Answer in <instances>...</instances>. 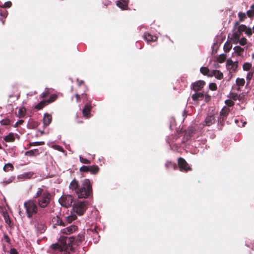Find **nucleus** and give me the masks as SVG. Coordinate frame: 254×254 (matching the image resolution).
Instances as JSON below:
<instances>
[{
    "mask_svg": "<svg viewBox=\"0 0 254 254\" xmlns=\"http://www.w3.org/2000/svg\"><path fill=\"white\" fill-rule=\"evenodd\" d=\"M69 190L75 193L78 198H86L93 195L92 186L88 179H85L79 184L77 180L74 179L69 186Z\"/></svg>",
    "mask_w": 254,
    "mask_h": 254,
    "instance_id": "1",
    "label": "nucleus"
},
{
    "mask_svg": "<svg viewBox=\"0 0 254 254\" xmlns=\"http://www.w3.org/2000/svg\"><path fill=\"white\" fill-rule=\"evenodd\" d=\"M33 198L41 208H45L48 207L52 200V194L47 190H45L42 188H38L35 193Z\"/></svg>",
    "mask_w": 254,
    "mask_h": 254,
    "instance_id": "2",
    "label": "nucleus"
},
{
    "mask_svg": "<svg viewBox=\"0 0 254 254\" xmlns=\"http://www.w3.org/2000/svg\"><path fill=\"white\" fill-rule=\"evenodd\" d=\"M71 241V239L60 238L58 243L52 244L51 248L54 250L59 251L60 254H70V252L74 251L73 247L69 246Z\"/></svg>",
    "mask_w": 254,
    "mask_h": 254,
    "instance_id": "3",
    "label": "nucleus"
},
{
    "mask_svg": "<svg viewBox=\"0 0 254 254\" xmlns=\"http://www.w3.org/2000/svg\"><path fill=\"white\" fill-rule=\"evenodd\" d=\"M24 207L25 209L26 216L28 218H31L38 211L39 206L36 200L33 198L25 201L24 203Z\"/></svg>",
    "mask_w": 254,
    "mask_h": 254,
    "instance_id": "4",
    "label": "nucleus"
},
{
    "mask_svg": "<svg viewBox=\"0 0 254 254\" xmlns=\"http://www.w3.org/2000/svg\"><path fill=\"white\" fill-rule=\"evenodd\" d=\"M88 202L87 201H80L73 204V210L79 215H82L87 208Z\"/></svg>",
    "mask_w": 254,
    "mask_h": 254,
    "instance_id": "5",
    "label": "nucleus"
},
{
    "mask_svg": "<svg viewBox=\"0 0 254 254\" xmlns=\"http://www.w3.org/2000/svg\"><path fill=\"white\" fill-rule=\"evenodd\" d=\"M74 198L71 195H63L59 199V203L65 207H69L72 205Z\"/></svg>",
    "mask_w": 254,
    "mask_h": 254,
    "instance_id": "6",
    "label": "nucleus"
},
{
    "mask_svg": "<svg viewBox=\"0 0 254 254\" xmlns=\"http://www.w3.org/2000/svg\"><path fill=\"white\" fill-rule=\"evenodd\" d=\"M60 238H66L71 239V241L70 244L69 245L70 247H73V246H78L84 240V235L83 234H79L76 237H68L65 236H61Z\"/></svg>",
    "mask_w": 254,
    "mask_h": 254,
    "instance_id": "7",
    "label": "nucleus"
},
{
    "mask_svg": "<svg viewBox=\"0 0 254 254\" xmlns=\"http://www.w3.org/2000/svg\"><path fill=\"white\" fill-rule=\"evenodd\" d=\"M178 167L182 172H187L191 170V168L189 165L188 163L182 157H180L178 160Z\"/></svg>",
    "mask_w": 254,
    "mask_h": 254,
    "instance_id": "8",
    "label": "nucleus"
},
{
    "mask_svg": "<svg viewBox=\"0 0 254 254\" xmlns=\"http://www.w3.org/2000/svg\"><path fill=\"white\" fill-rule=\"evenodd\" d=\"M226 68L229 71V74L230 76L229 78H231L232 76V73L236 71L238 67V62H234L231 59H228L226 62Z\"/></svg>",
    "mask_w": 254,
    "mask_h": 254,
    "instance_id": "9",
    "label": "nucleus"
},
{
    "mask_svg": "<svg viewBox=\"0 0 254 254\" xmlns=\"http://www.w3.org/2000/svg\"><path fill=\"white\" fill-rule=\"evenodd\" d=\"M34 228L37 233L42 234L45 231L46 226L44 222L36 220L34 222Z\"/></svg>",
    "mask_w": 254,
    "mask_h": 254,
    "instance_id": "10",
    "label": "nucleus"
},
{
    "mask_svg": "<svg viewBox=\"0 0 254 254\" xmlns=\"http://www.w3.org/2000/svg\"><path fill=\"white\" fill-rule=\"evenodd\" d=\"M237 31L242 35L243 32L249 37H251L252 35V29L250 27H247L244 24L239 25L237 28Z\"/></svg>",
    "mask_w": 254,
    "mask_h": 254,
    "instance_id": "11",
    "label": "nucleus"
},
{
    "mask_svg": "<svg viewBox=\"0 0 254 254\" xmlns=\"http://www.w3.org/2000/svg\"><path fill=\"white\" fill-rule=\"evenodd\" d=\"M194 130L192 128H189L184 131V137L182 140V143H185L187 141L191 138L193 135Z\"/></svg>",
    "mask_w": 254,
    "mask_h": 254,
    "instance_id": "12",
    "label": "nucleus"
},
{
    "mask_svg": "<svg viewBox=\"0 0 254 254\" xmlns=\"http://www.w3.org/2000/svg\"><path fill=\"white\" fill-rule=\"evenodd\" d=\"M205 82L203 80H198L192 84L191 89L195 92L201 90L205 85Z\"/></svg>",
    "mask_w": 254,
    "mask_h": 254,
    "instance_id": "13",
    "label": "nucleus"
},
{
    "mask_svg": "<svg viewBox=\"0 0 254 254\" xmlns=\"http://www.w3.org/2000/svg\"><path fill=\"white\" fill-rule=\"evenodd\" d=\"M129 0H119L116 1L117 5L123 10L128 9Z\"/></svg>",
    "mask_w": 254,
    "mask_h": 254,
    "instance_id": "14",
    "label": "nucleus"
},
{
    "mask_svg": "<svg viewBox=\"0 0 254 254\" xmlns=\"http://www.w3.org/2000/svg\"><path fill=\"white\" fill-rule=\"evenodd\" d=\"M92 109L91 103H87L82 110V113L85 117L88 118L90 115V112Z\"/></svg>",
    "mask_w": 254,
    "mask_h": 254,
    "instance_id": "15",
    "label": "nucleus"
},
{
    "mask_svg": "<svg viewBox=\"0 0 254 254\" xmlns=\"http://www.w3.org/2000/svg\"><path fill=\"white\" fill-rule=\"evenodd\" d=\"M215 121V117L214 116V114H208L205 120V125L207 126H210L212 124L214 123Z\"/></svg>",
    "mask_w": 254,
    "mask_h": 254,
    "instance_id": "16",
    "label": "nucleus"
},
{
    "mask_svg": "<svg viewBox=\"0 0 254 254\" xmlns=\"http://www.w3.org/2000/svg\"><path fill=\"white\" fill-rule=\"evenodd\" d=\"M77 229V227L75 225H71L67 227L62 230V232L66 235H69L75 231Z\"/></svg>",
    "mask_w": 254,
    "mask_h": 254,
    "instance_id": "17",
    "label": "nucleus"
},
{
    "mask_svg": "<svg viewBox=\"0 0 254 254\" xmlns=\"http://www.w3.org/2000/svg\"><path fill=\"white\" fill-rule=\"evenodd\" d=\"M52 120V117L50 114L46 113L43 117V124L45 126H48L51 123Z\"/></svg>",
    "mask_w": 254,
    "mask_h": 254,
    "instance_id": "18",
    "label": "nucleus"
},
{
    "mask_svg": "<svg viewBox=\"0 0 254 254\" xmlns=\"http://www.w3.org/2000/svg\"><path fill=\"white\" fill-rule=\"evenodd\" d=\"M34 175L33 172H25L23 174L18 176V178L19 179H30L33 177Z\"/></svg>",
    "mask_w": 254,
    "mask_h": 254,
    "instance_id": "19",
    "label": "nucleus"
},
{
    "mask_svg": "<svg viewBox=\"0 0 254 254\" xmlns=\"http://www.w3.org/2000/svg\"><path fill=\"white\" fill-rule=\"evenodd\" d=\"M144 38L147 42H155L157 40V37L155 35H152L148 33H145Z\"/></svg>",
    "mask_w": 254,
    "mask_h": 254,
    "instance_id": "20",
    "label": "nucleus"
},
{
    "mask_svg": "<svg viewBox=\"0 0 254 254\" xmlns=\"http://www.w3.org/2000/svg\"><path fill=\"white\" fill-rule=\"evenodd\" d=\"M213 76L220 79L222 78V73L220 70H212L211 71V74H209V77H212Z\"/></svg>",
    "mask_w": 254,
    "mask_h": 254,
    "instance_id": "21",
    "label": "nucleus"
},
{
    "mask_svg": "<svg viewBox=\"0 0 254 254\" xmlns=\"http://www.w3.org/2000/svg\"><path fill=\"white\" fill-rule=\"evenodd\" d=\"M233 50L234 52L237 54L238 56H243V53L245 50V48H242L240 46H235Z\"/></svg>",
    "mask_w": 254,
    "mask_h": 254,
    "instance_id": "22",
    "label": "nucleus"
},
{
    "mask_svg": "<svg viewBox=\"0 0 254 254\" xmlns=\"http://www.w3.org/2000/svg\"><path fill=\"white\" fill-rule=\"evenodd\" d=\"M244 97L245 95L243 93L241 94H238L237 93H232L231 94V97L234 100H242L244 99Z\"/></svg>",
    "mask_w": 254,
    "mask_h": 254,
    "instance_id": "23",
    "label": "nucleus"
},
{
    "mask_svg": "<svg viewBox=\"0 0 254 254\" xmlns=\"http://www.w3.org/2000/svg\"><path fill=\"white\" fill-rule=\"evenodd\" d=\"M55 222V225L62 226H65V222H64L62 219L59 216H56V217L54 218V221Z\"/></svg>",
    "mask_w": 254,
    "mask_h": 254,
    "instance_id": "24",
    "label": "nucleus"
},
{
    "mask_svg": "<svg viewBox=\"0 0 254 254\" xmlns=\"http://www.w3.org/2000/svg\"><path fill=\"white\" fill-rule=\"evenodd\" d=\"M5 142H14L15 141V137L13 133H9L8 135L5 136L3 138Z\"/></svg>",
    "mask_w": 254,
    "mask_h": 254,
    "instance_id": "25",
    "label": "nucleus"
},
{
    "mask_svg": "<svg viewBox=\"0 0 254 254\" xmlns=\"http://www.w3.org/2000/svg\"><path fill=\"white\" fill-rule=\"evenodd\" d=\"M204 97V94L202 93H196L193 94L191 96V98L193 101H197L199 100H202Z\"/></svg>",
    "mask_w": 254,
    "mask_h": 254,
    "instance_id": "26",
    "label": "nucleus"
},
{
    "mask_svg": "<svg viewBox=\"0 0 254 254\" xmlns=\"http://www.w3.org/2000/svg\"><path fill=\"white\" fill-rule=\"evenodd\" d=\"M89 172L92 174H96L99 171V168L97 165L89 166Z\"/></svg>",
    "mask_w": 254,
    "mask_h": 254,
    "instance_id": "27",
    "label": "nucleus"
},
{
    "mask_svg": "<svg viewBox=\"0 0 254 254\" xmlns=\"http://www.w3.org/2000/svg\"><path fill=\"white\" fill-rule=\"evenodd\" d=\"M77 216L75 214H72L65 217V224L71 223L73 220L76 219Z\"/></svg>",
    "mask_w": 254,
    "mask_h": 254,
    "instance_id": "28",
    "label": "nucleus"
},
{
    "mask_svg": "<svg viewBox=\"0 0 254 254\" xmlns=\"http://www.w3.org/2000/svg\"><path fill=\"white\" fill-rule=\"evenodd\" d=\"M237 85L239 87L238 90H240V87L243 86L245 83V80L244 78H237L236 80Z\"/></svg>",
    "mask_w": 254,
    "mask_h": 254,
    "instance_id": "29",
    "label": "nucleus"
},
{
    "mask_svg": "<svg viewBox=\"0 0 254 254\" xmlns=\"http://www.w3.org/2000/svg\"><path fill=\"white\" fill-rule=\"evenodd\" d=\"M26 113V109L24 107L23 108H20L18 109V113L16 114V115L18 117L21 118H23Z\"/></svg>",
    "mask_w": 254,
    "mask_h": 254,
    "instance_id": "30",
    "label": "nucleus"
},
{
    "mask_svg": "<svg viewBox=\"0 0 254 254\" xmlns=\"http://www.w3.org/2000/svg\"><path fill=\"white\" fill-rule=\"evenodd\" d=\"M200 71L203 75L209 76V74H211V70H210L207 67H201L200 69Z\"/></svg>",
    "mask_w": 254,
    "mask_h": 254,
    "instance_id": "31",
    "label": "nucleus"
},
{
    "mask_svg": "<svg viewBox=\"0 0 254 254\" xmlns=\"http://www.w3.org/2000/svg\"><path fill=\"white\" fill-rule=\"evenodd\" d=\"M48 103L46 100H43L39 102L37 105L35 106V109L37 110H41L46 105H47Z\"/></svg>",
    "mask_w": 254,
    "mask_h": 254,
    "instance_id": "32",
    "label": "nucleus"
},
{
    "mask_svg": "<svg viewBox=\"0 0 254 254\" xmlns=\"http://www.w3.org/2000/svg\"><path fill=\"white\" fill-rule=\"evenodd\" d=\"M220 44V42L218 43V42L214 43L212 47V55H214L217 52L218 49H219Z\"/></svg>",
    "mask_w": 254,
    "mask_h": 254,
    "instance_id": "33",
    "label": "nucleus"
},
{
    "mask_svg": "<svg viewBox=\"0 0 254 254\" xmlns=\"http://www.w3.org/2000/svg\"><path fill=\"white\" fill-rule=\"evenodd\" d=\"M241 35L242 34L237 31L233 34L232 38L233 39L234 41L236 42L238 41Z\"/></svg>",
    "mask_w": 254,
    "mask_h": 254,
    "instance_id": "34",
    "label": "nucleus"
},
{
    "mask_svg": "<svg viewBox=\"0 0 254 254\" xmlns=\"http://www.w3.org/2000/svg\"><path fill=\"white\" fill-rule=\"evenodd\" d=\"M13 169V166L12 165V164L9 163L5 164L3 168V170L4 172H8L9 170L12 171Z\"/></svg>",
    "mask_w": 254,
    "mask_h": 254,
    "instance_id": "35",
    "label": "nucleus"
},
{
    "mask_svg": "<svg viewBox=\"0 0 254 254\" xmlns=\"http://www.w3.org/2000/svg\"><path fill=\"white\" fill-rule=\"evenodd\" d=\"M219 63H222V54H220L216 59V60L215 61L214 67L219 68L220 67L218 64Z\"/></svg>",
    "mask_w": 254,
    "mask_h": 254,
    "instance_id": "36",
    "label": "nucleus"
},
{
    "mask_svg": "<svg viewBox=\"0 0 254 254\" xmlns=\"http://www.w3.org/2000/svg\"><path fill=\"white\" fill-rule=\"evenodd\" d=\"M232 45L231 42H227L223 46V50L225 52H228L232 48Z\"/></svg>",
    "mask_w": 254,
    "mask_h": 254,
    "instance_id": "37",
    "label": "nucleus"
},
{
    "mask_svg": "<svg viewBox=\"0 0 254 254\" xmlns=\"http://www.w3.org/2000/svg\"><path fill=\"white\" fill-rule=\"evenodd\" d=\"M57 98L58 95L57 94H53L50 96L49 99L46 100V101L48 103V104H49L56 101L57 99Z\"/></svg>",
    "mask_w": 254,
    "mask_h": 254,
    "instance_id": "38",
    "label": "nucleus"
},
{
    "mask_svg": "<svg viewBox=\"0 0 254 254\" xmlns=\"http://www.w3.org/2000/svg\"><path fill=\"white\" fill-rule=\"evenodd\" d=\"M238 17L240 22L244 21L247 18V15L245 12H239L238 13Z\"/></svg>",
    "mask_w": 254,
    "mask_h": 254,
    "instance_id": "39",
    "label": "nucleus"
},
{
    "mask_svg": "<svg viewBox=\"0 0 254 254\" xmlns=\"http://www.w3.org/2000/svg\"><path fill=\"white\" fill-rule=\"evenodd\" d=\"M35 151H36V154H39V150L38 149H35L33 150H31L29 151H28L26 152L25 155H29L30 156H34L35 155Z\"/></svg>",
    "mask_w": 254,
    "mask_h": 254,
    "instance_id": "40",
    "label": "nucleus"
},
{
    "mask_svg": "<svg viewBox=\"0 0 254 254\" xmlns=\"http://www.w3.org/2000/svg\"><path fill=\"white\" fill-rule=\"evenodd\" d=\"M252 67V64L249 63H245L243 64V68L244 70L248 71Z\"/></svg>",
    "mask_w": 254,
    "mask_h": 254,
    "instance_id": "41",
    "label": "nucleus"
},
{
    "mask_svg": "<svg viewBox=\"0 0 254 254\" xmlns=\"http://www.w3.org/2000/svg\"><path fill=\"white\" fill-rule=\"evenodd\" d=\"M79 160L80 162H81L83 164H90L91 163V161L90 160L86 158H83L81 156H79Z\"/></svg>",
    "mask_w": 254,
    "mask_h": 254,
    "instance_id": "42",
    "label": "nucleus"
},
{
    "mask_svg": "<svg viewBox=\"0 0 254 254\" xmlns=\"http://www.w3.org/2000/svg\"><path fill=\"white\" fill-rule=\"evenodd\" d=\"M44 144H45L44 141H36V142H30L29 145L30 146H32L43 145Z\"/></svg>",
    "mask_w": 254,
    "mask_h": 254,
    "instance_id": "43",
    "label": "nucleus"
},
{
    "mask_svg": "<svg viewBox=\"0 0 254 254\" xmlns=\"http://www.w3.org/2000/svg\"><path fill=\"white\" fill-rule=\"evenodd\" d=\"M89 170V166H82L79 169L81 172H88Z\"/></svg>",
    "mask_w": 254,
    "mask_h": 254,
    "instance_id": "44",
    "label": "nucleus"
},
{
    "mask_svg": "<svg viewBox=\"0 0 254 254\" xmlns=\"http://www.w3.org/2000/svg\"><path fill=\"white\" fill-rule=\"evenodd\" d=\"M0 124L3 126L9 125L10 124V121L8 119H4L0 122Z\"/></svg>",
    "mask_w": 254,
    "mask_h": 254,
    "instance_id": "45",
    "label": "nucleus"
},
{
    "mask_svg": "<svg viewBox=\"0 0 254 254\" xmlns=\"http://www.w3.org/2000/svg\"><path fill=\"white\" fill-rule=\"evenodd\" d=\"M240 44L242 46H244L247 43V40L246 38L243 37L241 39H239L238 41Z\"/></svg>",
    "mask_w": 254,
    "mask_h": 254,
    "instance_id": "46",
    "label": "nucleus"
},
{
    "mask_svg": "<svg viewBox=\"0 0 254 254\" xmlns=\"http://www.w3.org/2000/svg\"><path fill=\"white\" fill-rule=\"evenodd\" d=\"M166 166L167 168L170 167H173L174 168V169H175V170L177 169V165L175 163L168 162V163H166Z\"/></svg>",
    "mask_w": 254,
    "mask_h": 254,
    "instance_id": "47",
    "label": "nucleus"
},
{
    "mask_svg": "<svg viewBox=\"0 0 254 254\" xmlns=\"http://www.w3.org/2000/svg\"><path fill=\"white\" fill-rule=\"evenodd\" d=\"M225 103L229 107H232L234 105V102L230 99L226 100L225 101Z\"/></svg>",
    "mask_w": 254,
    "mask_h": 254,
    "instance_id": "48",
    "label": "nucleus"
},
{
    "mask_svg": "<svg viewBox=\"0 0 254 254\" xmlns=\"http://www.w3.org/2000/svg\"><path fill=\"white\" fill-rule=\"evenodd\" d=\"M253 72H249L247 75V80L248 81V84H249L250 82V80H251V79L253 77Z\"/></svg>",
    "mask_w": 254,
    "mask_h": 254,
    "instance_id": "49",
    "label": "nucleus"
},
{
    "mask_svg": "<svg viewBox=\"0 0 254 254\" xmlns=\"http://www.w3.org/2000/svg\"><path fill=\"white\" fill-rule=\"evenodd\" d=\"M4 220L10 227H11V220L8 215H4Z\"/></svg>",
    "mask_w": 254,
    "mask_h": 254,
    "instance_id": "50",
    "label": "nucleus"
},
{
    "mask_svg": "<svg viewBox=\"0 0 254 254\" xmlns=\"http://www.w3.org/2000/svg\"><path fill=\"white\" fill-rule=\"evenodd\" d=\"M209 89L212 91L217 89V85L215 83H211L209 85Z\"/></svg>",
    "mask_w": 254,
    "mask_h": 254,
    "instance_id": "51",
    "label": "nucleus"
},
{
    "mask_svg": "<svg viewBox=\"0 0 254 254\" xmlns=\"http://www.w3.org/2000/svg\"><path fill=\"white\" fill-rule=\"evenodd\" d=\"M247 15L250 18L254 17V10H249L247 12Z\"/></svg>",
    "mask_w": 254,
    "mask_h": 254,
    "instance_id": "52",
    "label": "nucleus"
},
{
    "mask_svg": "<svg viewBox=\"0 0 254 254\" xmlns=\"http://www.w3.org/2000/svg\"><path fill=\"white\" fill-rule=\"evenodd\" d=\"M97 229V227L95 226L94 228L93 229L90 230V231L93 233V235L94 237L97 236L98 234Z\"/></svg>",
    "mask_w": 254,
    "mask_h": 254,
    "instance_id": "53",
    "label": "nucleus"
},
{
    "mask_svg": "<svg viewBox=\"0 0 254 254\" xmlns=\"http://www.w3.org/2000/svg\"><path fill=\"white\" fill-rule=\"evenodd\" d=\"M50 94V92L48 90H46L43 93H42L41 95V98H45Z\"/></svg>",
    "mask_w": 254,
    "mask_h": 254,
    "instance_id": "54",
    "label": "nucleus"
},
{
    "mask_svg": "<svg viewBox=\"0 0 254 254\" xmlns=\"http://www.w3.org/2000/svg\"><path fill=\"white\" fill-rule=\"evenodd\" d=\"M11 5H12L11 2L10 1H8L5 2L2 7H4V8H8V7H11Z\"/></svg>",
    "mask_w": 254,
    "mask_h": 254,
    "instance_id": "55",
    "label": "nucleus"
},
{
    "mask_svg": "<svg viewBox=\"0 0 254 254\" xmlns=\"http://www.w3.org/2000/svg\"><path fill=\"white\" fill-rule=\"evenodd\" d=\"M230 112V109L227 107H223V117L226 116Z\"/></svg>",
    "mask_w": 254,
    "mask_h": 254,
    "instance_id": "56",
    "label": "nucleus"
},
{
    "mask_svg": "<svg viewBox=\"0 0 254 254\" xmlns=\"http://www.w3.org/2000/svg\"><path fill=\"white\" fill-rule=\"evenodd\" d=\"M24 122V121L22 120H18L15 124L14 125V127H18L19 125H21L22 124H23Z\"/></svg>",
    "mask_w": 254,
    "mask_h": 254,
    "instance_id": "57",
    "label": "nucleus"
},
{
    "mask_svg": "<svg viewBox=\"0 0 254 254\" xmlns=\"http://www.w3.org/2000/svg\"><path fill=\"white\" fill-rule=\"evenodd\" d=\"M0 15L3 16L4 17H6L7 15V11L6 10L0 11Z\"/></svg>",
    "mask_w": 254,
    "mask_h": 254,
    "instance_id": "58",
    "label": "nucleus"
},
{
    "mask_svg": "<svg viewBox=\"0 0 254 254\" xmlns=\"http://www.w3.org/2000/svg\"><path fill=\"white\" fill-rule=\"evenodd\" d=\"M10 254H18L16 250L14 248L11 249L10 250Z\"/></svg>",
    "mask_w": 254,
    "mask_h": 254,
    "instance_id": "59",
    "label": "nucleus"
},
{
    "mask_svg": "<svg viewBox=\"0 0 254 254\" xmlns=\"http://www.w3.org/2000/svg\"><path fill=\"white\" fill-rule=\"evenodd\" d=\"M4 239L5 240V241L6 243H10V239L7 235H4Z\"/></svg>",
    "mask_w": 254,
    "mask_h": 254,
    "instance_id": "60",
    "label": "nucleus"
},
{
    "mask_svg": "<svg viewBox=\"0 0 254 254\" xmlns=\"http://www.w3.org/2000/svg\"><path fill=\"white\" fill-rule=\"evenodd\" d=\"M240 25L239 21H235L234 25V29H236Z\"/></svg>",
    "mask_w": 254,
    "mask_h": 254,
    "instance_id": "61",
    "label": "nucleus"
},
{
    "mask_svg": "<svg viewBox=\"0 0 254 254\" xmlns=\"http://www.w3.org/2000/svg\"><path fill=\"white\" fill-rule=\"evenodd\" d=\"M75 98L76 99L77 102H79L80 101V96L79 94H76L75 95Z\"/></svg>",
    "mask_w": 254,
    "mask_h": 254,
    "instance_id": "62",
    "label": "nucleus"
},
{
    "mask_svg": "<svg viewBox=\"0 0 254 254\" xmlns=\"http://www.w3.org/2000/svg\"><path fill=\"white\" fill-rule=\"evenodd\" d=\"M210 97L209 96H207L205 97V101L206 102H208L210 100Z\"/></svg>",
    "mask_w": 254,
    "mask_h": 254,
    "instance_id": "63",
    "label": "nucleus"
},
{
    "mask_svg": "<svg viewBox=\"0 0 254 254\" xmlns=\"http://www.w3.org/2000/svg\"><path fill=\"white\" fill-rule=\"evenodd\" d=\"M251 10H254V4H252L251 6Z\"/></svg>",
    "mask_w": 254,
    "mask_h": 254,
    "instance_id": "64",
    "label": "nucleus"
}]
</instances>
